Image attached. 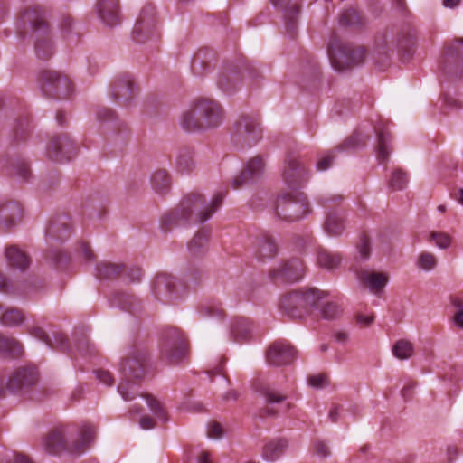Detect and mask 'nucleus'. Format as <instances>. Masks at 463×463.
<instances>
[{
    "label": "nucleus",
    "mask_w": 463,
    "mask_h": 463,
    "mask_svg": "<svg viewBox=\"0 0 463 463\" xmlns=\"http://www.w3.org/2000/svg\"><path fill=\"white\" fill-rule=\"evenodd\" d=\"M226 192L219 191L213 196L210 202H206L204 196L197 192H191L180 202L173 211L165 214L160 222L163 232H171L178 226L206 222L221 207Z\"/></svg>",
    "instance_id": "obj_1"
},
{
    "label": "nucleus",
    "mask_w": 463,
    "mask_h": 463,
    "mask_svg": "<svg viewBox=\"0 0 463 463\" xmlns=\"http://www.w3.org/2000/svg\"><path fill=\"white\" fill-rule=\"evenodd\" d=\"M222 121L220 104L210 99H200L184 113L182 127L187 131H199L218 127Z\"/></svg>",
    "instance_id": "obj_2"
},
{
    "label": "nucleus",
    "mask_w": 463,
    "mask_h": 463,
    "mask_svg": "<svg viewBox=\"0 0 463 463\" xmlns=\"http://www.w3.org/2000/svg\"><path fill=\"white\" fill-rule=\"evenodd\" d=\"M150 356L144 347H136L120 364L123 379L118 386V391L125 401L133 400L137 392L134 390V383L130 378L141 379L145 376L149 366Z\"/></svg>",
    "instance_id": "obj_3"
},
{
    "label": "nucleus",
    "mask_w": 463,
    "mask_h": 463,
    "mask_svg": "<svg viewBox=\"0 0 463 463\" xmlns=\"http://www.w3.org/2000/svg\"><path fill=\"white\" fill-rule=\"evenodd\" d=\"M328 56L332 67L339 72H345L364 62L366 49L345 43L336 35H333L328 43Z\"/></svg>",
    "instance_id": "obj_4"
},
{
    "label": "nucleus",
    "mask_w": 463,
    "mask_h": 463,
    "mask_svg": "<svg viewBox=\"0 0 463 463\" xmlns=\"http://www.w3.org/2000/svg\"><path fill=\"white\" fill-rule=\"evenodd\" d=\"M327 295V292L315 288L293 290L282 296L279 301V309L284 315L293 319H300Z\"/></svg>",
    "instance_id": "obj_5"
},
{
    "label": "nucleus",
    "mask_w": 463,
    "mask_h": 463,
    "mask_svg": "<svg viewBox=\"0 0 463 463\" xmlns=\"http://www.w3.org/2000/svg\"><path fill=\"white\" fill-rule=\"evenodd\" d=\"M22 20L28 24L35 33L36 56L43 61L49 60L53 54V46L49 36L50 29L45 13L39 7H33L23 14Z\"/></svg>",
    "instance_id": "obj_6"
},
{
    "label": "nucleus",
    "mask_w": 463,
    "mask_h": 463,
    "mask_svg": "<svg viewBox=\"0 0 463 463\" xmlns=\"http://www.w3.org/2000/svg\"><path fill=\"white\" fill-rule=\"evenodd\" d=\"M64 435L65 431L62 428L52 430L44 439L45 450L50 454H58L64 449L71 454H82L94 441L96 431L95 429L90 425L82 426L80 431V440L71 445H66Z\"/></svg>",
    "instance_id": "obj_7"
},
{
    "label": "nucleus",
    "mask_w": 463,
    "mask_h": 463,
    "mask_svg": "<svg viewBox=\"0 0 463 463\" xmlns=\"http://www.w3.org/2000/svg\"><path fill=\"white\" fill-rule=\"evenodd\" d=\"M245 77L251 81H257L261 74L246 61H241L238 64H228L218 75L217 85L223 92L231 94L237 90Z\"/></svg>",
    "instance_id": "obj_8"
},
{
    "label": "nucleus",
    "mask_w": 463,
    "mask_h": 463,
    "mask_svg": "<svg viewBox=\"0 0 463 463\" xmlns=\"http://www.w3.org/2000/svg\"><path fill=\"white\" fill-rule=\"evenodd\" d=\"M188 344L176 327L165 328L162 335L160 355L169 364L181 363L188 354Z\"/></svg>",
    "instance_id": "obj_9"
},
{
    "label": "nucleus",
    "mask_w": 463,
    "mask_h": 463,
    "mask_svg": "<svg viewBox=\"0 0 463 463\" xmlns=\"http://www.w3.org/2000/svg\"><path fill=\"white\" fill-rule=\"evenodd\" d=\"M309 212V203L303 193L285 194L277 200L276 213L282 221L297 222L305 217Z\"/></svg>",
    "instance_id": "obj_10"
},
{
    "label": "nucleus",
    "mask_w": 463,
    "mask_h": 463,
    "mask_svg": "<svg viewBox=\"0 0 463 463\" xmlns=\"http://www.w3.org/2000/svg\"><path fill=\"white\" fill-rule=\"evenodd\" d=\"M39 84L43 95L53 99L69 98L73 88L67 75L53 70H43L39 74Z\"/></svg>",
    "instance_id": "obj_11"
},
{
    "label": "nucleus",
    "mask_w": 463,
    "mask_h": 463,
    "mask_svg": "<svg viewBox=\"0 0 463 463\" xmlns=\"http://www.w3.org/2000/svg\"><path fill=\"white\" fill-rule=\"evenodd\" d=\"M416 37L414 33L409 31H402L396 37L395 40H388L385 35H382L377 39L376 52L378 55H384L389 57V52H393L395 49L403 52V58H410L413 51Z\"/></svg>",
    "instance_id": "obj_12"
},
{
    "label": "nucleus",
    "mask_w": 463,
    "mask_h": 463,
    "mask_svg": "<svg viewBox=\"0 0 463 463\" xmlns=\"http://www.w3.org/2000/svg\"><path fill=\"white\" fill-rule=\"evenodd\" d=\"M234 141L242 146H250L261 138V129L256 118L242 115L234 126Z\"/></svg>",
    "instance_id": "obj_13"
},
{
    "label": "nucleus",
    "mask_w": 463,
    "mask_h": 463,
    "mask_svg": "<svg viewBox=\"0 0 463 463\" xmlns=\"http://www.w3.org/2000/svg\"><path fill=\"white\" fill-rule=\"evenodd\" d=\"M156 8L152 5H146L132 31V38L137 43H144L156 33Z\"/></svg>",
    "instance_id": "obj_14"
},
{
    "label": "nucleus",
    "mask_w": 463,
    "mask_h": 463,
    "mask_svg": "<svg viewBox=\"0 0 463 463\" xmlns=\"http://www.w3.org/2000/svg\"><path fill=\"white\" fill-rule=\"evenodd\" d=\"M77 154V146L68 134L55 136L48 148L47 156L53 162L63 163L71 160Z\"/></svg>",
    "instance_id": "obj_15"
},
{
    "label": "nucleus",
    "mask_w": 463,
    "mask_h": 463,
    "mask_svg": "<svg viewBox=\"0 0 463 463\" xmlns=\"http://www.w3.org/2000/svg\"><path fill=\"white\" fill-rule=\"evenodd\" d=\"M443 71L459 77L463 72V38L448 43L444 50Z\"/></svg>",
    "instance_id": "obj_16"
},
{
    "label": "nucleus",
    "mask_w": 463,
    "mask_h": 463,
    "mask_svg": "<svg viewBox=\"0 0 463 463\" xmlns=\"http://www.w3.org/2000/svg\"><path fill=\"white\" fill-rule=\"evenodd\" d=\"M137 94L132 77L128 73L118 75L111 85V98L120 105L128 104Z\"/></svg>",
    "instance_id": "obj_17"
},
{
    "label": "nucleus",
    "mask_w": 463,
    "mask_h": 463,
    "mask_svg": "<svg viewBox=\"0 0 463 463\" xmlns=\"http://www.w3.org/2000/svg\"><path fill=\"white\" fill-rule=\"evenodd\" d=\"M39 373L34 366H22L17 368L9 377L6 388L10 392H18L28 389L38 383Z\"/></svg>",
    "instance_id": "obj_18"
},
{
    "label": "nucleus",
    "mask_w": 463,
    "mask_h": 463,
    "mask_svg": "<svg viewBox=\"0 0 463 463\" xmlns=\"http://www.w3.org/2000/svg\"><path fill=\"white\" fill-rule=\"evenodd\" d=\"M153 292L158 300L165 303H171L180 297L175 279L166 273H161L156 277Z\"/></svg>",
    "instance_id": "obj_19"
},
{
    "label": "nucleus",
    "mask_w": 463,
    "mask_h": 463,
    "mask_svg": "<svg viewBox=\"0 0 463 463\" xmlns=\"http://www.w3.org/2000/svg\"><path fill=\"white\" fill-rule=\"evenodd\" d=\"M282 177L288 187L293 189L301 186L307 181L305 169L295 155L289 154L287 156L284 162Z\"/></svg>",
    "instance_id": "obj_20"
},
{
    "label": "nucleus",
    "mask_w": 463,
    "mask_h": 463,
    "mask_svg": "<svg viewBox=\"0 0 463 463\" xmlns=\"http://www.w3.org/2000/svg\"><path fill=\"white\" fill-rule=\"evenodd\" d=\"M297 351L286 342H274L266 352L267 362L275 366H282L291 364L296 358Z\"/></svg>",
    "instance_id": "obj_21"
},
{
    "label": "nucleus",
    "mask_w": 463,
    "mask_h": 463,
    "mask_svg": "<svg viewBox=\"0 0 463 463\" xmlns=\"http://www.w3.org/2000/svg\"><path fill=\"white\" fill-rule=\"evenodd\" d=\"M306 271L304 262L299 259H292L278 269L270 271V277L274 280H280L285 282H297L302 279Z\"/></svg>",
    "instance_id": "obj_22"
},
{
    "label": "nucleus",
    "mask_w": 463,
    "mask_h": 463,
    "mask_svg": "<svg viewBox=\"0 0 463 463\" xmlns=\"http://www.w3.org/2000/svg\"><path fill=\"white\" fill-rule=\"evenodd\" d=\"M265 162L260 156H256L248 161L241 174L232 183L234 189L242 187L258 180L264 173Z\"/></svg>",
    "instance_id": "obj_23"
},
{
    "label": "nucleus",
    "mask_w": 463,
    "mask_h": 463,
    "mask_svg": "<svg viewBox=\"0 0 463 463\" xmlns=\"http://www.w3.org/2000/svg\"><path fill=\"white\" fill-rule=\"evenodd\" d=\"M21 220L22 207L17 202L0 204V228L4 232H10Z\"/></svg>",
    "instance_id": "obj_24"
},
{
    "label": "nucleus",
    "mask_w": 463,
    "mask_h": 463,
    "mask_svg": "<svg viewBox=\"0 0 463 463\" xmlns=\"http://www.w3.org/2000/svg\"><path fill=\"white\" fill-rule=\"evenodd\" d=\"M96 7L99 19L106 25L113 27L120 24L118 0H99Z\"/></svg>",
    "instance_id": "obj_25"
},
{
    "label": "nucleus",
    "mask_w": 463,
    "mask_h": 463,
    "mask_svg": "<svg viewBox=\"0 0 463 463\" xmlns=\"http://www.w3.org/2000/svg\"><path fill=\"white\" fill-rule=\"evenodd\" d=\"M374 131L377 138L376 154L377 159L380 163H384L389 158L392 151L390 143L392 141V135L385 126L379 124L374 127Z\"/></svg>",
    "instance_id": "obj_26"
},
{
    "label": "nucleus",
    "mask_w": 463,
    "mask_h": 463,
    "mask_svg": "<svg viewBox=\"0 0 463 463\" xmlns=\"http://www.w3.org/2000/svg\"><path fill=\"white\" fill-rule=\"evenodd\" d=\"M254 247L256 257L261 260L271 259L278 253V245L268 233L259 235L255 240Z\"/></svg>",
    "instance_id": "obj_27"
},
{
    "label": "nucleus",
    "mask_w": 463,
    "mask_h": 463,
    "mask_svg": "<svg viewBox=\"0 0 463 463\" xmlns=\"http://www.w3.org/2000/svg\"><path fill=\"white\" fill-rule=\"evenodd\" d=\"M357 279L373 293L383 290L388 282L386 274L369 270L359 271Z\"/></svg>",
    "instance_id": "obj_28"
},
{
    "label": "nucleus",
    "mask_w": 463,
    "mask_h": 463,
    "mask_svg": "<svg viewBox=\"0 0 463 463\" xmlns=\"http://www.w3.org/2000/svg\"><path fill=\"white\" fill-rule=\"evenodd\" d=\"M345 219L341 209L330 210L326 215L324 230L330 236H339L345 228Z\"/></svg>",
    "instance_id": "obj_29"
},
{
    "label": "nucleus",
    "mask_w": 463,
    "mask_h": 463,
    "mask_svg": "<svg viewBox=\"0 0 463 463\" xmlns=\"http://www.w3.org/2000/svg\"><path fill=\"white\" fill-rule=\"evenodd\" d=\"M288 441L284 438H277L267 442L262 448V458L266 461H276L287 450Z\"/></svg>",
    "instance_id": "obj_30"
},
{
    "label": "nucleus",
    "mask_w": 463,
    "mask_h": 463,
    "mask_svg": "<svg viewBox=\"0 0 463 463\" xmlns=\"http://www.w3.org/2000/svg\"><path fill=\"white\" fill-rule=\"evenodd\" d=\"M31 334L34 337L44 342L51 348L58 349L62 352H69L70 350L68 339L62 333H56L53 335V343L51 341V339L49 338L48 335L44 332V330L41 327H33L31 330Z\"/></svg>",
    "instance_id": "obj_31"
},
{
    "label": "nucleus",
    "mask_w": 463,
    "mask_h": 463,
    "mask_svg": "<svg viewBox=\"0 0 463 463\" xmlns=\"http://www.w3.org/2000/svg\"><path fill=\"white\" fill-rule=\"evenodd\" d=\"M214 59V53L207 49L200 50L193 58L191 69L194 74L203 76L210 68L211 61Z\"/></svg>",
    "instance_id": "obj_32"
},
{
    "label": "nucleus",
    "mask_w": 463,
    "mask_h": 463,
    "mask_svg": "<svg viewBox=\"0 0 463 463\" xmlns=\"http://www.w3.org/2000/svg\"><path fill=\"white\" fill-rule=\"evenodd\" d=\"M256 391L264 398L265 402L269 405L281 403L288 398L287 394L269 383L258 384Z\"/></svg>",
    "instance_id": "obj_33"
},
{
    "label": "nucleus",
    "mask_w": 463,
    "mask_h": 463,
    "mask_svg": "<svg viewBox=\"0 0 463 463\" xmlns=\"http://www.w3.org/2000/svg\"><path fill=\"white\" fill-rule=\"evenodd\" d=\"M5 257L11 267L20 270L26 269L30 265V258L14 245L5 249Z\"/></svg>",
    "instance_id": "obj_34"
},
{
    "label": "nucleus",
    "mask_w": 463,
    "mask_h": 463,
    "mask_svg": "<svg viewBox=\"0 0 463 463\" xmlns=\"http://www.w3.org/2000/svg\"><path fill=\"white\" fill-rule=\"evenodd\" d=\"M210 238V230H200L192 241L188 243V251L193 257H201L206 250L207 242Z\"/></svg>",
    "instance_id": "obj_35"
},
{
    "label": "nucleus",
    "mask_w": 463,
    "mask_h": 463,
    "mask_svg": "<svg viewBox=\"0 0 463 463\" xmlns=\"http://www.w3.org/2000/svg\"><path fill=\"white\" fill-rule=\"evenodd\" d=\"M46 234L50 238L56 240H65L70 234V226L66 222V217H61L51 222L49 227L46 229Z\"/></svg>",
    "instance_id": "obj_36"
},
{
    "label": "nucleus",
    "mask_w": 463,
    "mask_h": 463,
    "mask_svg": "<svg viewBox=\"0 0 463 463\" xmlns=\"http://www.w3.org/2000/svg\"><path fill=\"white\" fill-rule=\"evenodd\" d=\"M370 139V136L361 131H354L353 135L347 137L335 149L337 151L355 150L365 146Z\"/></svg>",
    "instance_id": "obj_37"
},
{
    "label": "nucleus",
    "mask_w": 463,
    "mask_h": 463,
    "mask_svg": "<svg viewBox=\"0 0 463 463\" xmlns=\"http://www.w3.org/2000/svg\"><path fill=\"white\" fill-rule=\"evenodd\" d=\"M195 165L194 151L190 148H182L176 156V168L180 173H189Z\"/></svg>",
    "instance_id": "obj_38"
},
{
    "label": "nucleus",
    "mask_w": 463,
    "mask_h": 463,
    "mask_svg": "<svg viewBox=\"0 0 463 463\" xmlns=\"http://www.w3.org/2000/svg\"><path fill=\"white\" fill-rule=\"evenodd\" d=\"M24 321L23 311L16 307L5 309L0 317V323L5 326H17Z\"/></svg>",
    "instance_id": "obj_39"
},
{
    "label": "nucleus",
    "mask_w": 463,
    "mask_h": 463,
    "mask_svg": "<svg viewBox=\"0 0 463 463\" xmlns=\"http://www.w3.org/2000/svg\"><path fill=\"white\" fill-rule=\"evenodd\" d=\"M364 17L356 9L349 8L344 11L340 17L339 23L342 25L353 28H359L364 24Z\"/></svg>",
    "instance_id": "obj_40"
},
{
    "label": "nucleus",
    "mask_w": 463,
    "mask_h": 463,
    "mask_svg": "<svg viewBox=\"0 0 463 463\" xmlns=\"http://www.w3.org/2000/svg\"><path fill=\"white\" fill-rule=\"evenodd\" d=\"M0 353L16 357L22 354L23 348L21 344L13 337H6L0 334Z\"/></svg>",
    "instance_id": "obj_41"
},
{
    "label": "nucleus",
    "mask_w": 463,
    "mask_h": 463,
    "mask_svg": "<svg viewBox=\"0 0 463 463\" xmlns=\"http://www.w3.org/2000/svg\"><path fill=\"white\" fill-rule=\"evenodd\" d=\"M151 184L157 194H165L170 189V177L166 171L157 170L151 176Z\"/></svg>",
    "instance_id": "obj_42"
},
{
    "label": "nucleus",
    "mask_w": 463,
    "mask_h": 463,
    "mask_svg": "<svg viewBox=\"0 0 463 463\" xmlns=\"http://www.w3.org/2000/svg\"><path fill=\"white\" fill-rule=\"evenodd\" d=\"M341 256L337 253H332L325 249H320L317 252V262L320 267L326 269H336L341 262Z\"/></svg>",
    "instance_id": "obj_43"
},
{
    "label": "nucleus",
    "mask_w": 463,
    "mask_h": 463,
    "mask_svg": "<svg viewBox=\"0 0 463 463\" xmlns=\"http://www.w3.org/2000/svg\"><path fill=\"white\" fill-rule=\"evenodd\" d=\"M125 269V266L110 262H100L97 265V276L99 279H114L120 275Z\"/></svg>",
    "instance_id": "obj_44"
},
{
    "label": "nucleus",
    "mask_w": 463,
    "mask_h": 463,
    "mask_svg": "<svg viewBox=\"0 0 463 463\" xmlns=\"http://www.w3.org/2000/svg\"><path fill=\"white\" fill-rule=\"evenodd\" d=\"M271 3L282 9L285 13L286 19L294 26L295 20L299 14V6L296 3H291L290 0H270Z\"/></svg>",
    "instance_id": "obj_45"
},
{
    "label": "nucleus",
    "mask_w": 463,
    "mask_h": 463,
    "mask_svg": "<svg viewBox=\"0 0 463 463\" xmlns=\"http://www.w3.org/2000/svg\"><path fill=\"white\" fill-rule=\"evenodd\" d=\"M113 298L115 303L129 312H134L139 307L138 299L132 294L117 292L114 294Z\"/></svg>",
    "instance_id": "obj_46"
},
{
    "label": "nucleus",
    "mask_w": 463,
    "mask_h": 463,
    "mask_svg": "<svg viewBox=\"0 0 463 463\" xmlns=\"http://www.w3.org/2000/svg\"><path fill=\"white\" fill-rule=\"evenodd\" d=\"M232 333L236 341H245L250 338L251 328L244 319L241 318L232 324Z\"/></svg>",
    "instance_id": "obj_47"
},
{
    "label": "nucleus",
    "mask_w": 463,
    "mask_h": 463,
    "mask_svg": "<svg viewBox=\"0 0 463 463\" xmlns=\"http://www.w3.org/2000/svg\"><path fill=\"white\" fill-rule=\"evenodd\" d=\"M414 352L413 345L408 340H398L392 346V354L401 360L409 359Z\"/></svg>",
    "instance_id": "obj_48"
},
{
    "label": "nucleus",
    "mask_w": 463,
    "mask_h": 463,
    "mask_svg": "<svg viewBox=\"0 0 463 463\" xmlns=\"http://www.w3.org/2000/svg\"><path fill=\"white\" fill-rule=\"evenodd\" d=\"M408 183L407 174L402 169H396L392 172L389 184L393 190H402Z\"/></svg>",
    "instance_id": "obj_49"
},
{
    "label": "nucleus",
    "mask_w": 463,
    "mask_h": 463,
    "mask_svg": "<svg viewBox=\"0 0 463 463\" xmlns=\"http://www.w3.org/2000/svg\"><path fill=\"white\" fill-rule=\"evenodd\" d=\"M143 397L146 400L147 405L149 406L150 410L154 412V414L159 418L160 420L165 421V411L159 401H157L156 398L152 397L150 394H145Z\"/></svg>",
    "instance_id": "obj_50"
},
{
    "label": "nucleus",
    "mask_w": 463,
    "mask_h": 463,
    "mask_svg": "<svg viewBox=\"0 0 463 463\" xmlns=\"http://www.w3.org/2000/svg\"><path fill=\"white\" fill-rule=\"evenodd\" d=\"M437 259L434 254L430 252H422L418 259L419 268L424 270H431L437 266Z\"/></svg>",
    "instance_id": "obj_51"
},
{
    "label": "nucleus",
    "mask_w": 463,
    "mask_h": 463,
    "mask_svg": "<svg viewBox=\"0 0 463 463\" xmlns=\"http://www.w3.org/2000/svg\"><path fill=\"white\" fill-rule=\"evenodd\" d=\"M341 312L340 306L335 302H326L321 309V315L325 319H335Z\"/></svg>",
    "instance_id": "obj_52"
},
{
    "label": "nucleus",
    "mask_w": 463,
    "mask_h": 463,
    "mask_svg": "<svg viewBox=\"0 0 463 463\" xmlns=\"http://www.w3.org/2000/svg\"><path fill=\"white\" fill-rule=\"evenodd\" d=\"M430 241H434L440 249H448L451 244V237L445 232H432L430 234Z\"/></svg>",
    "instance_id": "obj_53"
},
{
    "label": "nucleus",
    "mask_w": 463,
    "mask_h": 463,
    "mask_svg": "<svg viewBox=\"0 0 463 463\" xmlns=\"http://www.w3.org/2000/svg\"><path fill=\"white\" fill-rule=\"evenodd\" d=\"M357 249L362 258L368 259L371 254V243L370 238L364 232H363L359 237V242L357 244Z\"/></svg>",
    "instance_id": "obj_54"
},
{
    "label": "nucleus",
    "mask_w": 463,
    "mask_h": 463,
    "mask_svg": "<svg viewBox=\"0 0 463 463\" xmlns=\"http://www.w3.org/2000/svg\"><path fill=\"white\" fill-rule=\"evenodd\" d=\"M308 383L314 388H323L329 383V379L326 374L319 373L310 376L308 378Z\"/></svg>",
    "instance_id": "obj_55"
},
{
    "label": "nucleus",
    "mask_w": 463,
    "mask_h": 463,
    "mask_svg": "<svg viewBox=\"0 0 463 463\" xmlns=\"http://www.w3.org/2000/svg\"><path fill=\"white\" fill-rule=\"evenodd\" d=\"M314 451L315 453L322 458H327L331 455L329 446L323 440L317 439L314 441Z\"/></svg>",
    "instance_id": "obj_56"
},
{
    "label": "nucleus",
    "mask_w": 463,
    "mask_h": 463,
    "mask_svg": "<svg viewBox=\"0 0 463 463\" xmlns=\"http://www.w3.org/2000/svg\"><path fill=\"white\" fill-rule=\"evenodd\" d=\"M335 151H336V149L329 151L326 156L318 160L317 164V168L318 170L324 171L331 166L332 162L335 157Z\"/></svg>",
    "instance_id": "obj_57"
},
{
    "label": "nucleus",
    "mask_w": 463,
    "mask_h": 463,
    "mask_svg": "<svg viewBox=\"0 0 463 463\" xmlns=\"http://www.w3.org/2000/svg\"><path fill=\"white\" fill-rule=\"evenodd\" d=\"M76 348L81 355H89L93 353L92 347L86 337H82L77 341Z\"/></svg>",
    "instance_id": "obj_58"
},
{
    "label": "nucleus",
    "mask_w": 463,
    "mask_h": 463,
    "mask_svg": "<svg viewBox=\"0 0 463 463\" xmlns=\"http://www.w3.org/2000/svg\"><path fill=\"white\" fill-rule=\"evenodd\" d=\"M96 115L99 121L112 120L115 118L114 112L105 107L99 108L96 111Z\"/></svg>",
    "instance_id": "obj_59"
},
{
    "label": "nucleus",
    "mask_w": 463,
    "mask_h": 463,
    "mask_svg": "<svg viewBox=\"0 0 463 463\" xmlns=\"http://www.w3.org/2000/svg\"><path fill=\"white\" fill-rule=\"evenodd\" d=\"M16 174L24 180H27L31 175L29 166L24 162H19L15 165Z\"/></svg>",
    "instance_id": "obj_60"
},
{
    "label": "nucleus",
    "mask_w": 463,
    "mask_h": 463,
    "mask_svg": "<svg viewBox=\"0 0 463 463\" xmlns=\"http://www.w3.org/2000/svg\"><path fill=\"white\" fill-rule=\"evenodd\" d=\"M96 377L104 384L110 386L113 383V378L109 372L105 370H96Z\"/></svg>",
    "instance_id": "obj_61"
},
{
    "label": "nucleus",
    "mask_w": 463,
    "mask_h": 463,
    "mask_svg": "<svg viewBox=\"0 0 463 463\" xmlns=\"http://www.w3.org/2000/svg\"><path fill=\"white\" fill-rule=\"evenodd\" d=\"M55 262L57 268H62L68 261V256L61 251H55L51 256Z\"/></svg>",
    "instance_id": "obj_62"
},
{
    "label": "nucleus",
    "mask_w": 463,
    "mask_h": 463,
    "mask_svg": "<svg viewBox=\"0 0 463 463\" xmlns=\"http://www.w3.org/2000/svg\"><path fill=\"white\" fill-rule=\"evenodd\" d=\"M222 435V428L220 423L213 422L208 430V436L211 438H221Z\"/></svg>",
    "instance_id": "obj_63"
},
{
    "label": "nucleus",
    "mask_w": 463,
    "mask_h": 463,
    "mask_svg": "<svg viewBox=\"0 0 463 463\" xmlns=\"http://www.w3.org/2000/svg\"><path fill=\"white\" fill-rule=\"evenodd\" d=\"M0 292L2 293H12L14 292L13 287L8 281L7 278L0 273Z\"/></svg>",
    "instance_id": "obj_64"
}]
</instances>
